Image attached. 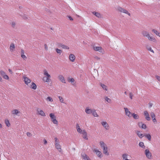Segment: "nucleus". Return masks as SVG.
Returning <instances> with one entry per match:
<instances>
[{"mask_svg":"<svg viewBox=\"0 0 160 160\" xmlns=\"http://www.w3.org/2000/svg\"><path fill=\"white\" fill-rule=\"evenodd\" d=\"M125 115L129 117H131L132 116V113L129 111L127 108H124Z\"/></svg>","mask_w":160,"mask_h":160,"instance_id":"0eeeda50","label":"nucleus"},{"mask_svg":"<svg viewBox=\"0 0 160 160\" xmlns=\"http://www.w3.org/2000/svg\"><path fill=\"white\" fill-rule=\"evenodd\" d=\"M76 129L77 132L80 133H81L83 131V130H82L80 127L79 125L77 123L76 124Z\"/></svg>","mask_w":160,"mask_h":160,"instance_id":"5701e85b","label":"nucleus"},{"mask_svg":"<svg viewBox=\"0 0 160 160\" xmlns=\"http://www.w3.org/2000/svg\"><path fill=\"white\" fill-rule=\"evenodd\" d=\"M92 13L95 16H96L97 17L100 18L102 17V16L101 14L98 12H92Z\"/></svg>","mask_w":160,"mask_h":160,"instance_id":"c85d7f7f","label":"nucleus"},{"mask_svg":"<svg viewBox=\"0 0 160 160\" xmlns=\"http://www.w3.org/2000/svg\"><path fill=\"white\" fill-rule=\"evenodd\" d=\"M57 45L58 47L59 48H62L65 49H69V48L68 46L63 44L62 43H58Z\"/></svg>","mask_w":160,"mask_h":160,"instance_id":"423d86ee","label":"nucleus"},{"mask_svg":"<svg viewBox=\"0 0 160 160\" xmlns=\"http://www.w3.org/2000/svg\"><path fill=\"white\" fill-rule=\"evenodd\" d=\"M142 34L144 36L146 37L147 38H148L149 36V34L148 32L147 31H143L142 32Z\"/></svg>","mask_w":160,"mask_h":160,"instance_id":"c756f323","label":"nucleus"},{"mask_svg":"<svg viewBox=\"0 0 160 160\" xmlns=\"http://www.w3.org/2000/svg\"><path fill=\"white\" fill-rule=\"evenodd\" d=\"M155 77L157 80L160 82V76L156 75Z\"/></svg>","mask_w":160,"mask_h":160,"instance_id":"864d4df0","label":"nucleus"},{"mask_svg":"<svg viewBox=\"0 0 160 160\" xmlns=\"http://www.w3.org/2000/svg\"><path fill=\"white\" fill-rule=\"evenodd\" d=\"M15 45L14 43H12L10 47V49L11 51H12L15 48Z\"/></svg>","mask_w":160,"mask_h":160,"instance_id":"c9c22d12","label":"nucleus"},{"mask_svg":"<svg viewBox=\"0 0 160 160\" xmlns=\"http://www.w3.org/2000/svg\"><path fill=\"white\" fill-rule=\"evenodd\" d=\"M144 114L145 117V119L148 121H150L151 118L149 117V115L147 111H145L144 112Z\"/></svg>","mask_w":160,"mask_h":160,"instance_id":"ddd939ff","label":"nucleus"},{"mask_svg":"<svg viewBox=\"0 0 160 160\" xmlns=\"http://www.w3.org/2000/svg\"><path fill=\"white\" fill-rule=\"evenodd\" d=\"M55 140V145L59 143V141L58 139L56 137L54 138Z\"/></svg>","mask_w":160,"mask_h":160,"instance_id":"37998d69","label":"nucleus"},{"mask_svg":"<svg viewBox=\"0 0 160 160\" xmlns=\"http://www.w3.org/2000/svg\"><path fill=\"white\" fill-rule=\"evenodd\" d=\"M46 100L47 101H49L50 102H52L53 101V100L52 98L50 97H47L46 98Z\"/></svg>","mask_w":160,"mask_h":160,"instance_id":"79ce46f5","label":"nucleus"},{"mask_svg":"<svg viewBox=\"0 0 160 160\" xmlns=\"http://www.w3.org/2000/svg\"><path fill=\"white\" fill-rule=\"evenodd\" d=\"M6 74L5 72L2 71H0V75H1L2 77H3Z\"/></svg>","mask_w":160,"mask_h":160,"instance_id":"de8ad7c7","label":"nucleus"},{"mask_svg":"<svg viewBox=\"0 0 160 160\" xmlns=\"http://www.w3.org/2000/svg\"><path fill=\"white\" fill-rule=\"evenodd\" d=\"M124 13L128 15L129 16H130L131 14L130 13H129L128 11L127 10H126L125 11V12Z\"/></svg>","mask_w":160,"mask_h":160,"instance_id":"5fc2aeb1","label":"nucleus"},{"mask_svg":"<svg viewBox=\"0 0 160 160\" xmlns=\"http://www.w3.org/2000/svg\"><path fill=\"white\" fill-rule=\"evenodd\" d=\"M117 9L119 11L124 13L126 10L121 7H118Z\"/></svg>","mask_w":160,"mask_h":160,"instance_id":"473e14b6","label":"nucleus"},{"mask_svg":"<svg viewBox=\"0 0 160 160\" xmlns=\"http://www.w3.org/2000/svg\"><path fill=\"white\" fill-rule=\"evenodd\" d=\"M69 82H70L72 84H74V79L73 78L69 79L68 80Z\"/></svg>","mask_w":160,"mask_h":160,"instance_id":"a18cd8bd","label":"nucleus"},{"mask_svg":"<svg viewBox=\"0 0 160 160\" xmlns=\"http://www.w3.org/2000/svg\"><path fill=\"white\" fill-rule=\"evenodd\" d=\"M99 143L101 147L103 149L107 147V145L103 141H100Z\"/></svg>","mask_w":160,"mask_h":160,"instance_id":"a878e982","label":"nucleus"},{"mask_svg":"<svg viewBox=\"0 0 160 160\" xmlns=\"http://www.w3.org/2000/svg\"><path fill=\"white\" fill-rule=\"evenodd\" d=\"M8 71L11 74H12V72L10 69H8Z\"/></svg>","mask_w":160,"mask_h":160,"instance_id":"680f3d73","label":"nucleus"},{"mask_svg":"<svg viewBox=\"0 0 160 160\" xmlns=\"http://www.w3.org/2000/svg\"><path fill=\"white\" fill-rule=\"evenodd\" d=\"M93 152H94L95 153L98 157L100 158L102 157V153L98 150L97 149H94L93 150Z\"/></svg>","mask_w":160,"mask_h":160,"instance_id":"9b49d317","label":"nucleus"},{"mask_svg":"<svg viewBox=\"0 0 160 160\" xmlns=\"http://www.w3.org/2000/svg\"><path fill=\"white\" fill-rule=\"evenodd\" d=\"M128 155L126 153L123 154L122 155V158L123 160H131L130 159H128Z\"/></svg>","mask_w":160,"mask_h":160,"instance_id":"6ab92c4d","label":"nucleus"},{"mask_svg":"<svg viewBox=\"0 0 160 160\" xmlns=\"http://www.w3.org/2000/svg\"><path fill=\"white\" fill-rule=\"evenodd\" d=\"M145 154L147 158L148 159H151V158L152 154L148 149H146L145 150Z\"/></svg>","mask_w":160,"mask_h":160,"instance_id":"6e6552de","label":"nucleus"},{"mask_svg":"<svg viewBox=\"0 0 160 160\" xmlns=\"http://www.w3.org/2000/svg\"><path fill=\"white\" fill-rule=\"evenodd\" d=\"M101 124L105 129L107 130L109 129L110 127L106 121H102L101 122Z\"/></svg>","mask_w":160,"mask_h":160,"instance_id":"39448f33","label":"nucleus"},{"mask_svg":"<svg viewBox=\"0 0 160 160\" xmlns=\"http://www.w3.org/2000/svg\"><path fill=\"white\" fill-rule=\"evenodd\" d=\"M136 133L138 136L140 138H142V137L144 136V134L141 133V132L139 131H137L136 132Z\"/></svg>","mask_w":160,"mask_h":160,"instance_id":"aec40b11","label":"nucleus"},{"mask_svg":"<svg viewBox=\"0 0 160 160\" xmlns=\"http://www.w3.org/2000/svg\"><path fill=\"white\" fill-rule=\"evenodd\" d=\"M100 85L104 90H105L106 91H108V88L107 87L106 85L103 83H100Z\"/></svg>","mask_w":160,"mask_h":160,"instance_id":"bb28decb","label":"nucleus"},{"mask_svg":"<svg viewBox=\"0 0 160 160\" xmlns=\"http://www.w3.org/2000/svg\"><path fill=\"white\" fill-rule=\"evenodd\" d=\"M23 18L24 19H26L27 18L26 17H23Z\"/></svg>","mask_w":160,"mask_h":160,"instance_id":"338daca9","label":"nucleus"},{"mask_svg":"<svg viewBox=\"0 0 160 160\" xmlns=\"http://www.w3.org/2000/svg\"><path fill=\"white\" fill-rule=\"evenodd\" d=\"M124 13L128 15L129 16H130L131 14L130 13H129L128 11L127 10H126L125 11V12Z\"/></svg>","mask_w":160,"mask_h":160,"instance_id":"6e6d98bb","label":"nucleus"},{"mask_svg":"<svg viewBox=\"0 0 160 160\" xmlns=\"http://www.w3.org/2000/svg\"><path fill=\"white\" fill-rule=\"evenodd\" d=\"M96 58H97V59H100V58H98V57H97Z\"/></svg>","mask_w":160,"mask_h":160,"instance_id":"774afa93","label":"nucleus"},{"mask_svg":"<svg viewBox=\"0 0 160 160\" xmlns=\"http://www.w3.org/2000/svg\"><path fill=\"white\" fill-rule=\"evenodd\" d=\"M30 87L34 90H35L37 88V86L36 84L34 82H32L30 86Z\"/></svg>","mask_w":160,"mask_h":160,"instance_id":"cd10ccee","label":"nucleus"},{"mask_svg":"<svg viewBox=\"0 0 160 160\" xmlns=\"http://www.w3.org/2000/svg\"><path fill=\"white\" fill-rule=\"evenodd\" d=\"M138 125L140 127H141L142 128L145 129L146 128V124L144 123H142V122H139L138 123Z\"/></svg>","mask_w":160,"mask_h":160,"instance_id":"4be33fe9","label":"nucleus"},{"mask_svg":"<svg viewBox=\"0 0 160 160\" xmlns=\"http://www.w3.org/2000/svg\"><path fill=\"white\" fill-rule=\"evenodd\" d=\"M11 25L12 27L14 28L16 25V23L14 22H11Z\"/></svg>","mask_w":160,"mask_h":160,"instance_id":"603ef678","label":"nucleus"},{"mask_svg":"<svg viewBox=\"0 0 160 160\" xmlns=\"http://www.w3.org/2000/svg\"><path fill=\"white\" fill-rule=\"evenodd\" d=\"M124 93L126 95H127L128 94V92H124Z\"/></svg>","mask_w":160,"mask_h":160,"instance_id":"69168bd1","label":"nucleus"},{"mask_svg":"<svg viewBox=\"0 0 160 160\" xmlns=\"http://www.w3.org/2000/svg\"><path fill=\"white\" fill-rule=\"evenodd\" d=\"M69 59L72 62H74L75 59V55L72 54H70L69 56Z\"/></svg>","mask_w":160,"mask_h":160,"instance_id":"f3484780","label":"nucleus"},{"mask_svg":"<svg viewBox=\"0 0 160 160\" xmlns=\"http://www.w3.org/2000/svg\"><path fill=\"white\" fill-rule=\"evenodd\" d=\"M81 134L83 135L82 137L84 139L86 140L88 139V138H87V133L85 130H83V131Z\"/></svg>","mask_w":160,"mask_h":160,"instance_id":"4468645a","label":"nucleus"},{"mask_svg":"<svg viewBox=\"0 0 160 160\" xmlns=\"http://www.w3.org/2000/svg\"><path fill=\"white\" fill-rule=\"evenodd\" d=\"M2 77L4 79H5L8 80L9 79V77L7 75H6V74Z\"/></svg>","mask_w":160,"mask_h":160,"instance_id":"8fccbe9b","label":"nucleus"},{"mask_svg":"<svg viewBox=\"0 0 160 160\" xmlns=\"http://www.w3.org/2000/svg\"><path fill=\"white\" fill-rule=\"evenodd\" d=\"M133 116L134 118L135 119H138L139 118V117L138 114H135L134 113H133L132 114V116Z\"/></svg>","mask_w":160,"mask_h":160,"instance_id":"e433bc0d","label":"nucleus"},{"mask_svg":"<svg viewBox=\"0 0 160 160\" xmlns=\"http://www.w3.org/2000/svg\"><path fill=\"white\" fill-rule=\"evenodd\" d=\"M44 46H45V49L46 50H47L48 49V47L47 45L46 44H45Z\"/></svg>","mask_w":160,"mask_h":160,"instance_id":"052dcab7","label":"nucleus"},{"mask_svg":"<svg viewBox=\"0 0 160 160\" xmlns=\"http://www.w3.org/2000/svg\"><path fill=\"white\" fill-rule=\"evenodd\" d=\"M58 79L62 83H66L65 80L62 75H59L58 76Z\"/></svg>","mask_w":160,"mask_h":160,"instance_id":"dca6fc26","label":"nucleus"},{"mask_svg":"<svg viewBox=\"0 0 160 160\" xmlns=\"http://www.w3.org/2000/svg\"><path fill=\"white\" fill-rule=\"evenodd\" d=\"M2 78L0 76V82H2Z\"/></svg>","mask_w":160,"mask_h":160,"instance_id":"e2e57ef3","label":"nucleus"},{"mask_svg":"<svg viewBox=\"0 0 160 160\" xmlns=\"http://www.w3.org/2000/svg\"><path fill=\"white\" fill-rule=\"evenodd\" d=\"M56 52L59 55H60L62 52V51L61 49L58 48H56L55 49Z\"/></svg>","mask_w":160,"mask_h":160,"instance_id":"a19ab883","label":"nucleus"},{"mask_svg":"<svg viewBox=\"0 0 160 160\" xmlns=\"http://www.w3.org/2000/svg\"><path fill=\"white\" fill-rule=\"evenodd\" d=\"M152 119V121L153 122L155 123H156L157 122V120H156V118H153V119Z\"/></svg>","mask_w":160,"mask_h":160,"instance_id":"4d7b16f0","label":"nucleus"},{"mask_svg":"<svg viewBox=\"0 0 160 160\" xmlns=\"http://www.w3.org/2000/svg\"><path fill=\"white\" fill-rule=\"evenodd\" d=\"M81 155L82 159L84 160H91L89 157L84 153H82Z\"/></svg>","mask_w":160,"mask_h":160,"instance_id":"f8f14e48","label":"nucleus"},{"mask_svg":"<svg viewBox=\"0 0 160 160\" xmlns=\"http://www.w3.org/2000/svg\"><path fill=\"white\" fill-rule=\"evenodd\" d=\"M146 48L147 49L151 51V52H152L153 53H154V51L152 49V48L151 47L148 46H146Z\"/></svg>","mask_w":160,"mask_h":160,"instance_id":"4c0bfd02","label":"nucleus"},{"mask_svg":"<svg viewBox=\"0 0 160 160\" xmlns=\"http://www.w3.org/2000/svg\"><path fill=\"white\" fill-rule=\"evenodd\" d=\"M70 20L71 21H72L73 20V18H72V17L70 16H69L68 17Z\"/></svg>","mask_w":160,"mask_h":160,"instance_id":"bf43d9fd","label":"nucleus"},{"mask_svg":"<svg viewBox=\"0 0 160 160\" xmlns=\"http://www.w3.org/2000/svg\"><path fill=\"white\" fill-rule=\"evenodd\" d=\"M129 98H130L131 99H132V97L133 96V94L131 92H129Z\"/></svg>","mask_w":160,"mask_h":160,"instance_id":"09e8293b","label":"nucleus"},{"mask_svg":"<svg viewBox=\"0 0 160 160\" xmlns=\"http://www.w3.org/2000/svg\"><path fill=\"white\" fill-rule=\"evenodd\" d=\"M150 116L152 119L155 118V115L153 112H151L150 113Z\"/></svg>","mask_w":160,"mask_h":160,"instance_id":"49530a36","label":"nucleus"},{"mask_svg":"<svg viewBox=\"0 0 160 160\" xmlns=\"http://www.w3.org/2000/svg\"><path fill=\"white\" fill-rule=\"evenodd\" d=\"M93 49L96 51H98L100 52L103 53L104 52L103 50L102 49V47L100 46H93Z\"/></svg>","mask_w":160,"mask_h":160,"instance_id":"9d476101","label":"nucleus"},{"mask_svg":"<svg viewBox=\"0 0 160 160\" xmlns=\"http://www.w3.org/2000/svg\"><path fill=\"white\" fill-rule=\"evenodd\" d=\"M55 145V148L58 150V152H62L61 146L59 143Z\"/></svg>","mask_w":160,"mask_h":160,"instance_id":"a211bd4d","label":"nucleus"},{"mask_svg":"<svg viewBox=\"0 0 160 160\" xmlns=\"http://www.w3.org/2000/svg\"><path fill=\"white\" fill-rule=\"evenodd\" d=\"M103 152L104 154L108 156L109 155V153L108 152L107 147L103 149Z\"/></svg>","mask_w":160,"mask_h":160,"instance_id":"393cba45","label":"nucleus"},{"mask_svg":"<svg viewBox=\"0 0 160 160\" xmlns=\"http://www.w3.org/2000/svg\"><path fill=\"white\" fill-rule=\"evenodd\" d=\"M49 116L50 118L51 119L52 122L55 124L58 125V121L56 119V117L54 113H51L49 114Z\"/></svg>","mask_w":160,"mask_h":160,"instance_id":"f03ea898","label":"nucleus"},{"mask_svg":"<svg viewBox=\"0 0 160 160\" xmlns=\"http://www.w3.org/2000/svg\"><path fill=\"white\" fill-rule=\"evenodd\" d=\"M43 142L44 144H46L47 143V142L46 139H44Z\"/></svg>","mask_w":160,"mask_h":160,"instance_id":"13d9d810","label":"nucleus"},{"mask_svg":"<svg viewBox=\"0 0 160 160\" xmlns=\"http://www.w3.org/2000/svg\"><path fill=\"white\" fill-rule=\"evenodd\" d=\"M148 38L149 40L153 41L154 42H157L156 39L152 36H150L149 35Z\"/></svg>","mask_w":160,"mask_h":160,"instance_id":"b1692460","label":"nucleus"},{"mask_svg":"<svg viewBox=\"0 0 160 160\" xmlns=\"http://www.w3.org/2000/svg\"><path fill=\"white\" fill-rule=\"evenodd\" d=\"M105 101L108 103H111V100L107 97L105 98Z\"/></svg>","mask_w":160,"mask_h":160,"instance_id":"c03bdc74","label":"nucleus"},{"mask_svg":"<svg viewBox=\"0 0 160 160\" xmlns=\"http://www.w3.org/2000/svg\"><path fill=\"white\" fill-rule=\"evenodd\" d=\"M43 74L44 76L42 80L45 82H49L51 80V76L48 73L47 71L45 69L43 70Z\"/></svg>","mask_w":160,"mask_h":160,"instance_id":"f257e3e1","label":"nucleus"},{"mask_svg":"<svg viewBox=\"0 0 160 160\" xmlns=\"http://www.w3.org/2000/svg\"><path fill=\"white\" fill-rule=\"evenodd\" d=\"M11 114L12 115H16L17 116H19L21 114V113L20 111L18 109H13L12 111L11 112Z\"/></svg>","mask_w":160,"mask_h":160,"instance_id":"7ed1b4c3","label":"nucleus"},{"mask_svg":"<svg viewBox=\"0 0 160 160\" xmlns=\"http://www.w3.org/2000/svg\"><path fill=\"white\" fill-rule=\"evenodd\" d=\"M152 31L156 35L160 37V33L159 32L154 29H152Z\"/></svg>","mask_w":160,"mask_h":160,"instance_id":"2f4dec72","label":"nucleus"},{"mask_svg":"<svg viewBox=\"0 0 160 160\" xmlns=\"http://www.w3.org/2000/svg\"><path fill=\"white\" fill-rule=\"evenodd\" d=\"M26 134L28 137H30L32 136V134L30 132H27L26 133Z\"/></svg>","mask_w":160,"mask_h":160,"instance_id":"3c124183","label":"nucleus"},{"mask_svg":"<svg viewBox=\"0 0 160 160\" xmlns=\"http://www.w3.org/2000/svg\"><path fill=\"white\" fill-rule=\"evenodd\" d=\"M144 136H145L146 138H147V139L149 141H150L151 140V136L150 134H148L146 135H144Z\"/></svg>","mask_w":160,"mask_h":160,"instance_id":"ea45409f","label":"nucleus"},{"mask_svg":"<svg viewBox=\"0 0 160 160\" xmlns=\"http://www.w3.org/2000/svg\"><path fill=\"white\" fill-rule=\"evenodd\" d=\"M2 125L0 123V128H2Z\"/></svg>","mask_w":160,"mask_h":160,"instance_id":"0e129e2a","label":"nucleus"},{"mask_svg":"<svg viewBox=\"0 0 160 160\" xmlns=\"http://www.w3.org/2000/svg\"><path fill=\"white\" fill-rule=\"evenodd\" d=\"M138 145L140 147L142 148H145V146L144 143L142 142H139Z\"/></svg>","mask_w":160,"mask_h":160,"instance_id":"f704fd0d","label":"nucleus"},{"mask_svg":"<svg viewBox=\"0 0 160 160\" xmlns=\"http://www.w3.org/2000/svg\"><path fill=\"white\" fill-rule=\"evenodd\" d=\"M36 111L38 114L39 115L44 117L46 116V114L42 110H41L40 108H37Z\"/></svg>","mask_w":160,"mask_h":160,"instance_id":"20e7f679","label":"nucleus"},{"mask_svg":"<svg viewBox=\"0 0 160 160\" xmlns=\"http://www.w3.org/2000/svg\"><path fill=\"white\" fill-rule=\"evenodd\" d=\"M58 98L59 99V101L61 102L62 103H65L64 100V99L61 96H58Z\"/></svg>","mask_w":160,"mask_h":160,"instance_id":"58836bf2","label":"nucleus"},{"mask_svg":"<svg viewBox=\"0 0 160 160\" xmlns=\"http://www.w3.org/2000/svg\"><path fill=\"white\" fill-rule=\"evenodd\" d=\"M5 123L7 127H9L10 126L11 124L8 119H6L5 120Z\"/></svg>","mask_w":160,"mask_h":160,"instance_id":"7c9ffc66","label":"nucleus"},{"mask_svg":"<svg viewBox=\"0 0 160 160\" xmlns=\"http://www.w3.org/2000/svg\"><path fill=\"white\" fill-rule=\"evenodd\" d=\"M93 110V109H91L88 107H86L85 110V111L87 114H90L92 113Z\"/></svg>","mask_w":160,"mask_h":160,"instance_id":"2eb2a0df","label":"nucleus"},{"mask_svg":"<svg viewBox=\"0 0 160 160\" xmlns=\"http://www.w3.org/2000/svg\"><path fill=\"white\" fill-rule=\"evenodd\" d=\"M92 115L95 117H98V115L97 114V113L96 112V110L93 109V110L92 112Z\"/></svg>","mask_w":160,"mask_h":160,"instance_id":"72a5a7b5","label":"nucleus"},{"mask_svg":"<svg viewBox=\"0 0 160 160\" xmlns=\"http://www.w3.org/2000/svg\"><path fill=\"white\" fill-rule=\"evenodd\" d=\"M24 51L23 49L21 50V57L24 60L27 58V57L24 55Z\"/></svg>","mask_w":160,"mask_h":160,"instance_id":"412c9836","label":"nucleus"},{"mask_svg":"<svg viewBox=\"0 0 160 160\" xmlns=\"http://www.w3.org/2000/svg\"><path fill=\"white\" fill-rule=\"evenodd\" d=\"M23 78L24 79V81L25 84L28 85L31 82V80L30 78L27 77L25 75H23Z\"/></svg>","mask_w":160,"mask_h":160,"instance_id":"1a4fd4ad","label":"nucleus"}]
</instances>
